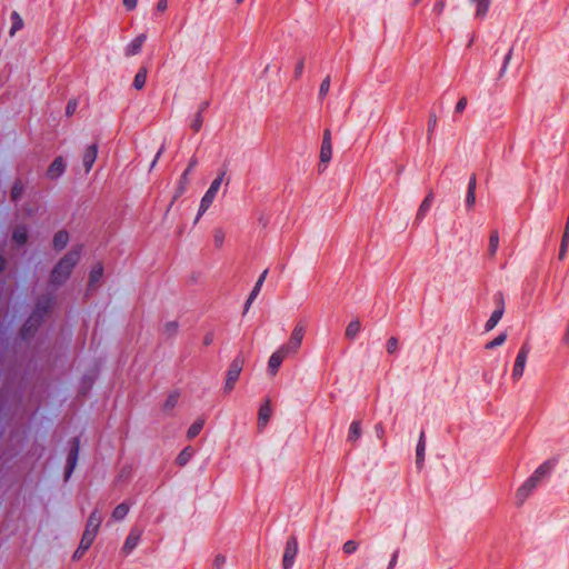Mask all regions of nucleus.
<instances>
[{
	"instance_id": "f257e3e1",
	"label": "nucleus",
	"mask_w": 569,
	"mask_h": 569,
	"mask_svg": "<svg viewBox=\"0 0 569 569\" xmlns=\"http://www.w3.org/2000/svg\"><path fill=\"white\" fill-rule=\"evenodd\" d=\"M81 254L80 247L71 248L56 264L51 272V282L54 284H62L71 274L72 269L79 262Z\"/></svg>"
},
{
	"instance_id": "f03ea898",
	"label": "nucleus",
	"mask_w": 569,
	"mask_h": 569,
	"mask_svg": "<svg viewBox=\"0 0 569 569\" xmlns=\"http://www.w3.org/2000/svg\"><path fill=\"white\" fill-rule=\"evenodd\" d=\"M224 172L219 173L213 181L211 182L209 189L206 191L203 197L201 198L197 220H199L204 212L211 207L213 203L223 181Z\"/></svg>"
},
{
	"instance_id": "7ed1b4c3",
	"label": "nucleus",
	"mask_w": 569,
	"mask_h": 569,
	"mask_svg": "<svg viewBox=\"0 0 569 569\" xmlns=\"http://www.w3.org/2000/svg\"><path fill=\"white\" fill-rule=\"evenodd\" d=\"M529 353H530L529 345L523 343L517 353V357H516V360H515V363L512 367L511 378L513 381H519L522 378V376L525 373Z\"/></svg>"
},
{
	"instance_id": "20e7f679",
	"label": "nucleus",
	"mask_w": 569,
	"mask_h": 569,
	"mask_svg": "<svg viewBox=\"0 0 569 569\" xmlns=\"http://www.w3.org/2000/svg\"><path fill=\"white\" fill-rule=\"evenodd\" d=\"M306 330V325L302 322L296 323L291 331L288 343L281 347L286 348L289 353H297L302 345Z\"/></svg>"
},
{
	"instance_id": "39448f33",
	"label": "nucleus",
	"mask_w": 569,
	"mask_h": 569,
	"mask_svg": "<svg viewBox=\"0 0 569 569\" xmlns=\"http://www.w3.org/2000/svg\"><path fill=\"white\" fill-rule=\"evenodd\" d=\"M242 367H243V360L240 358L234 359L232 361V363L230 365V367L227 371L226 381H224V391L226 392H230L233 390L236 382L238 381L240 373L242 371Z\"/></svg>"
},
{
	"instance_id": "423d86ee",
	"label": "nucleus",
	"mask_w": 569,
	"mask_h": 569,
	"mask_svg": "<svg viewBox=\"0 0 569 569\" xmlns=\"http://www.w3.org/2000/svg\"><path fill=\"white\" fill-rule=\"evenodd\" d=\"M332 157V140H331V132L329 129H326L323 131L319 159H320V166L323 167V169L327 168V164L330 162Z\"/></svg>"
},
{
	"instance_id": "0eeeda50",
	"label": "nucleus",
	"mask_w": 569,
	"mask_h": 569,
	"mask_svg": "<svg viewBox=\"0 0 569 569\" xmlns=\"http://www.w3.org/2000/svg\"><path fill=\"white\" fill-rule=\"evenodd\" d=\"M537 487L538 486L528 478L516 490L515 497H513L515 505L518 507L522 506Z\"/></svg>"
},
{
	"instance_id": "6e6552de",
	"label": "nucleus",
	"mask_w": 569,
	"mask_h": 569,
	"mask_svg": "<svg viewBox=\"0 0 569 569\" xmlns=\"http://www.w3.org/2000/svg\"><path fill=\"white\" fill-rule=\"evenodd\" d=\"M297 552H298V542L295 538H290L287 541L284 552H283V559H282L283 569L291 568V566L293 565L295 558L297 556Z\"/></svg>"
},
{
	"instance_id": "1a4fd4ad",
	"label": "nucleus",
	"mask_w": 569,
	"mask_h": 569,
	"mask_svg": "<svg viewBox=\"0 0 569 569\" xmlns=\"http://www.w3.org/2000/svg\"><path fill=\"white\" fill-rule=\"evenodd\" d=\"M288 353L289 352L287 351L286 348L280 347L270 356L268 361V371L270 372L271 376H274L278 372L282 361L284 360Z\"/></svg>"
},
{
	"instance_id": "9d476101",
	"label": "nucleus",
	"mask_w": 569,
	"mask_h": 569,
	"mask_svg": "<svg viewBox=\"0 0 569 569\" xmlns=\"http://www.w3.org/2000/svg\"><path fill=\"white\" fill-rule=\"evenodd\" d=\"M104 273V268L101 262L94 263L89 272L88 287L89 289H96L100 286Z\"/></svg>"
},
{
	"instance_id": "9b49d317",
	"label": "nucleus",
	"mask_w": 569,
	"mask_h": 569,
	"mask_svg": "<svg viewBox=\"0 0 569 569\" xmlns=\"http://www.w3.org/2000/svg\"><path fill=\"white\" fill-rule=\"evenodd\" d=\"M66 160L63 157H57L48 167L46 177L50 180L58 179L66 170Z\"/></svg>"
},
{
	"instance_id": "f8f14e48",
	"label": "nucleus",
	"mask_w": 569,
	"mask_h": 569,
	"mask_svg": "<svg viewBox=\"0 0 569 569\" xmlns=\"http://www.w3.org/2000/svg\"><path fill=\"white\" fill-rule=\"evenodd\" d=\"M142 531L139 528H132L126 538L122 550L124 553H130L139 543Z\"/></svg>"
},
{
	"instance_id": "ddd939ff",
	"label": "nucleus",
	"mask_w": 569,
	"mask_h": 569,
	"mask_svg": "<svg viewBox=\"0 0 569 569\" xmlns=\"http://www.w3.org/2000/svg\"><path fill=\"white\" fill-rule=\"evenodd\" d=\"M147 40L146 34H140L131 40L124 48L126 57H133L140 53L144 42Z\"/></svg>"
},
{
	"instance_id": "4468645a",
	"label": "nucleus",
	"mask_w": 569,
	"mask_h": 569,
	"mask_svg": "<svg viewBox=\"0 0 569 569\" xmlns=\"http://www.w3.org/2000/svg\"><path fill=\"white\" fill-rule=\"evenodd\" d=\"M552 467L553 463L551 461L541 463L529 477V479L538 486L543 480V478L550 473Z\"/></svg>"
},
{
	"instance_id": "2eb2a0df",
	"label": "nucleus",
	"mask_w": 569,
	"mask_h": 569,
	"mask_svg": "<svg viewBox=\"0 0 569 569\" xmlns=\"http://www.w3.org/2000/svg\"><path fill=\"white\" fill-rule=\"evenodd\" d=\"M97 146L92 144L86 148L82 154V164L86 169V172H89L97 159Z\"/></svg>"
},
{
	"instance_id": "dca6fc26",
	"label": "nucleus",
	"mask_w": 569,
	"mask_h": 569,
	"mask_svg": "<svg viewBox=\"0 0 569 569\" xmlns=\"http://www.w3.org/2000/svg\"><path fill=\"white\" fill-rule=\"evenodd\" d=\"M272 416V408L270 400H266L259 409L258 413V426L260 428H263L269 422L270 418Z\"/></svg>"
},
{
	"instance_id": "f3484780",
	"label": "nucleus",
	"mask_w": 569,
	"mask_h": 569,
	"mask_svg": "<svg viewBox=\"0 0 569 569\" xmlns=\"http://www.w3.org/2000/svg\"><path fill=\"white\" fill-rule=\"evenodd\" d=\"M361 331V321L356 318L348 322L346 330H345V337L348 340H353L357 338L359 332Z\"/></svg>"
},
{
	"instance_id": "a211bd4d",
	"label": "nucleus",
	"mask_w": 569,
	"mask_h": 569,
	"mask_svg": "<svg viewBox=\"0 0 569 569\" xmlns=\"http://www.w3.org/2000/svg\"><path fill=\"white\" fill-rule=\"evenodd\" d=\"M102 521V516L98 510H94L91 512V515L88 518L86 529L92 530V531H99L100 525Z\"/></svg>"
},
{
	"instance_id": "6ab92c4d",
	"label": "nucleus",
	"mask_w": 569,
	"mask_h": 569,
	"mask_svg": "<svg viewBox=\"0 0 569 569\" xmlns=\"http://www.w3.org/2000/svg\"><path fill=\"white\" fill-rule=\"evenodd\" d=\"M502 315H503V307H499L497 308L490 316V318L488 319V321L486 322V330L487 331H490L492 330L497 325L498 322L500 321V319L502 318Z\"/></svg>"
},
{
	"instance_id": "aec40b11",
	"label": "nucleus",
	"mask_w": 569,
	"mask_h": 569,
	"mask_svg": "<svg viewBox=\"0 0 569 569\" xmlns=\"http://www.w3.org/2000/svg\"><path fill=\"white\" fill-rule=\"evenodd\" d=\"M362 433L361 423L359 421L351 422L348 431V441L356 442Z\"/></svg>"
},
{
	"instance_id": "412c9836",
	"label": "nucleus",
	"mask_w": 569,
	"mask_h": 569,
	"mask_svg": "<svg viewBox=\"0 0 569 569\" xmlns=\"http://www.w3.org/2000/svg\"><path fill=\"white\" fill-rule=\"evenodd\" d=\"M476 7V17L483 18L489 9L490 0H471Z\"/></svg>"
},
{
	"instance_id": "4be33fe9",
	"label": "nucleus",
	"mask_w": 569,
	"mask_h": 569,
	"mask_svg": "<svg viewBox=\"0 0 569 569\" xmlns=\"http://www.w3.org/2000/svg\"><path fill=\"white\" fill-rule=\"evenodd\" d=\"M69 242L68 232L61 230L58 231L53 237V246L56 249H63Z\"/></svg>"
},
{
	"instance_id": "5701e85b",
	"label": "nucleus",
	"mask_w": 569,
	"mask_h": 569,
	"mask_svg": "<svg viewBox=\"0 0 569 569\" xmlns=\"http://www.w3.org/2000/svg\"><path fill=\"white\" fill-rule=\"evenodd\" d=\"M267 273H268V271H267V270H264V271L260 274L259 279L257 280V282H256V284H254V287H253V289H252V291H251V293H250V296H249V299H248V301H247V307H249V305H250V303L256 299V297L258 296V293H259V291H260V289H261V287H262V284H263V281L266 280Z\"/></svg>"
},
{
	"instance_id": "b1692460",
	"label": "nucleus",
	"mask_w": 569,
	"mask_h": 569,
	"mask_svg": "<svg viewBox=\"0 0 569 569\" xmlns=\"http://www.w3.org/2000/svg\"><path fill=\"white\" fill-rule=\"evenodd\" d=\"M204 426V420L199 418L197 419L188 429L187 431V437L188 439H193L196 438L202 430Z\"/></svg>"
},
{
	"instance_id": "393cba45",
	"label": "nucleus",
	"mask_w": 569,
	"mask_h": 569,
	"mask_svg": "<svg viewBox=\"0 0 569 569\" xmlns=\"http://www.w3.org/2000/svg\"><path fill=\"white\" fill-rule=\"evenodd\" d=\"M432 200H433L432 193H429L423 199V201L421 202V204H420V207L418 209V212H417V218L418 219H422L427 214V212L429 211V209L431 207Z\"/></svg>"
},
{
	"instance_id": "a878e982",
	"label": "nucleus",
	"mask_w": 569,
	"mask_h": 569,
	"mask_svg": "<svg viewBox=\"0 0 569 569\" xmlns=\"http://www.w3.org/2000/svg\"><path fill=\"white\" fill-rule=\"evenodd\" d=\"M499 247L498 231H492L489 237L488 252L490 257H495Z\"/></svg>"
},
{
	"instance_id": "bb28decb",
	"label": "nucleus",
	"mask_w": 569,
	"mask_h": 569,
	"mask_svg": "<svg viewBox=\"0 0 569 569\" xmlns=\"http://www.w3.org/2000/svg\"><path fill=\"white\" fill-rule=\"evenodd\" d=\"M194 451L191 447H187L184 448L177 457V463L179 466H184L187 465L190 459L192 458Z\"/></svg>"
},
{
	"instance_id": "cd10ccee",
	"label": "nucleus",
	"mask_w": 569,
	"mask_h": 569,
	"mask_svg": "<svg viewBox=\"0 0 569 569\" xmlns=\"http://www.w3.org/2000/svg\"><path fill=\"white\" fill-rule=\"evenodd\" d=\"M146 81H147V70L144 68H141L137 74L134 76V79H133V87L137 89V90H141L144 84H146Z\"/></svg>"
},
{
	"instance_id": "c85d7f7f",
	"label": "nucleus",
	"mask_w": 569,
	"mask_h": 569,
	"mask_svg": "<svg viewBox=\"0 0 569 569\" xmlns=\"http://www.w3.org/2000/svg\"><path fill=\"white\" fill-rule=\"evenodd\" d=\"M28 234L24 227H17L13 231L12 239L17 244H23L27 241Z\"/></svg>"
},
{
	"instance_id": "c756f323",
	"label": "nucleus",
	"mask_w": 569,
	"mask_h": 569,
	"mask_svg": "<svg viewBox=\"0 0 569 569\" xmlns=\"http://www.w3.org/2000/svg\"><path fill=\"white\" fill-rule=\"evenodd\" d=\"M129 512V506L127 503H120L117 506L112 512V518L114 520H122Z\"/></svg>"
},
{
	"instance_id": "7c9ffc66",
	"label": "nucleus",
	"mask_w": 569,
	"mask_h": 569,
	"mask_svg": "<svg viewBox=\"0 0 569 569\" xmlns=\"http://www.w3.org/2000/svg\"><path fill=\"white\" fill-rule=\"evenodd\" d=\"M11 20H12V27L10 29V34L13 36L18 30H20L22 28L23 21L17 12H13L11 14Z\"/></svg>"
},
{
	"instance_id": "2f4dec72",
	"label": "nucleus",
	"mask_w": 569,
	"mask_h": 569,
	"mask_svg": "<svg viewBox=\"0 0 569 569\" xmlns=\"http://www.w3.org/2000/svg\"><path fill=\"white\" fill-rule=\"evenodd\" d=\"M475 189H476V180L472 179L469 183L468 194H467V206L468 207H472L476 202Z\"/></svg>"
},
{
	"instance_id": "473e14b6",
	"label": "nucleus",
	"mask_w": 569,
	"mask_h": 569,
	"mask_svg": "<svg viewBox=\"0 0 569 569\" xmlns=\"http://www.w3.org/2000/svg\"><path fill=\"white\" fill-rule=\"evenodd\" d=\"M226 239V233L222 229H216L213 231V242L217 248L222 247Z\"/></svg>"
},
{
	"instance_id": "72a5a7b5",
	"label": "nucleus",
	"mask_w": 569,
	"mask_h": 569,
	"mask_svg": "<svg viewBox=\"0 0 569 569\" xmlns=\"http://www.w3.org/2000/svg\"><path fill=\"white\" fill-rule=\"evenodd\" d=\"M188 171H186L182 177H181V180H180V183L177 188V191H176V194L173 197V199H177L179 198L184 191H186V188H187V183H188Z\"/></svg>"
},
{
	"instance_id": "f704fd0d",
	"label": "nucleus",
	"mask_w": 569,
	"mask_h": 569,
	"mask_svg": "<svg viewBox=\"0 0 569 569\" xmlns=\"http://www.w3.org/2000/svg\"><path fill=\"white\" fill-rule=\"evenodd\" d=\"M227 562V557L222 553H218L213 557L212 569H222Z\"/></svg>"
},
{
	"instance_id": "c9c22d12",
	"label": "nucleus",
	"mask_w": 569,
	"mask_h": 569,
	"mask_svg": "<svg viewBox=\"0 0 569 569\" xmlns=\"http://www.w3.org/2000/svg\"><path fill=\"white\" fill-rule=\"evenodd\" d=\"M446 8V0H436L432 7V13L436 17H440Z\"/></svg>"
},
{
	"instance_id": "e433bc0d",
	"label": "nucleus",
	"mask_w": 569,
	"mask_h": 569,
	"mask_svg": "<svg viewBox=\"0 0 569 569\" xmlns=\"http://www.w3.org/2000/svg\"><path fill=\"white\" fill-rule=\"evenodd\" d=\"M202 123H203V118L201 116L200 112H198L193 119L191 120V123H190V128L194 131V132H198L201 127H202Z\"/></svg>"
},
{
	"instance_id": "4c0bfd02",
	"label": "nucleus",
	"mask_w": 569,
	"mask_h": 569,
	"mask_svg": "<svg viewBox=\"0 0 569 569\" xmlns=\"http://www.w3.org/2000/svg\"><path fill=\"white\" fill-rule=\"evenodd\" d=\"M506 341V335H499L497 338L486 345V349L491 350L496 347L501 346Z\"/></svg>"
},
{
	"instance_id": "58836bf2",
	"label": "nucleus",
	"mask_w": 569,
	"mask_h": 569,
	"mask_svg": "<svg viewBox=\"0 0 569 569\" xmlns=\"http://www.w3.org/2000/svg\"><path fill=\"white\" fill-rule=\"evenodd\" d=\"M330 86H331L330 77H326L320 84L319 94L321 97H326L330 90Z\"/></svg>"
},
{
	"instance_id": "ea45409f",
	"label": "nucleus",
	"mask_w": 569,
	"mask_h": 569,
	"mask_svg": "<svg viewBox=\"0 0 569 569\" xmlns=\"http://www.w3.org/2000/svg\"><path fill=\"white\" fill-rule=\"evenodd\" d=\"M386 349L388 353H395L398 350V340L395 337L389 338Z\"/></svg>"
},
{
	"instance_id": "a19ab883",
	"label": "nucleus",
	"mask_w": 569,
	"mask_h": 569,
	"mask_svg": "<svg viewBox=\"0 0 569 569\" xmlns=\"http://www.w3.org/2000/svg\"><path fill=\"white\" fill-rule=\"evenodd\" d=\"M425 449H426V445H425V440H423V435H421L420 440L417 446L418 460H423Z\"/></svg>"
},
{
	"instance_id": "79ce46f5",
	"label": "nucleus",
	"mask_w": 569,
	"mask_h": 569,
	"mask_svg": "<svg viewBox=\"0 0 569 569\" xmlns=\"http://www.w3.org/2000/svg\"><path fill=\"white\" fill-rule=\"evenodd\" d=\"M358 548V543L353 540H349L343 545V551L346 553H353Z\"/></svg>"
},
{
	"instance_id": "37998d69",
	"label": "nucleus",
	"mask_w": 569,
	"mask_h": 569,
	"mask_svg": "<svg viewBox=\"0 0 569 569\" xmlns=\"http://www.w3.org/2000/svg\"><path fill=\"white\" fill-rule=\"evenodd\" d=\"M178 401L177 395H171L166 401V408H173Z\"/></svg>"
},
{
	"instance_id": "c03bdc74",
	"label": "nucleus",
	"mask_w": 569,
	"mask_h": 569,
	"mask_svg": "<svg viewBox=\"0 0 569 569\" xmlns=\"http://www.w3.org/2000/svg\"><path fill=\"white\" fill-rule=\"evenodd\" d=\"M97 533H98L97 531H92V530H89V529H84V532H83L82 537H83L84 539H88V540H90L91 542H93V540H94V538H96Z\"/></svg>"
},
{
	"instance_id": "a18cd8bd",
	"label": "nucleus",
	"mask_w": 569,
	"mask_h": 569,
	"mask_svg": "<svg viewBox=\"0 0 569 569\" xmlns=\"http://www.w3.org/2000/svg\"><path fill=\"white\" fill-rule=\"evenodd\" d=\"M97 533H98L97 531H92V530H89V529H84V532H83L82 537H83L84 539H88V540H90L91 542H93V540H94V538H96Z\"/></svg>"
},
{
	"instance_id": "49530a36",
	"label": "nucleus",
	"mask_w": 569,
	"mask_h": 569,
	"mask_svg": "<svg viewBox=\"0 0 569 569\" xmlns=\"http://www.w3.org/2000/svg\"><path fill=\"white\" fill-rule=\"evenodd\" d=\"M127 10L131 11L137 7L138 0H122Z\"/></svg>"
},
{
	"instance_id": "de8ad7c7",
	"label": "nucleus",
	"mask_w": 569,
	"mask_h": 569,
	"mask_svg": "<svg viewBox=\"0 0 569 569\" xmlns=\"http://www.w3.org/2000/svg\"><path fill=\"white\" fill-rule=\"evenodd\" d=\"M92 545V542L88 539H84L83 537L81 538V541H80V549H82V552H86L90 546Z\"/></svg>"
},
{
	"instance_id": "09e8293b",
	"label": "nucleus",
	"mask_w": 569,
	"mask_h": 569,
	"mask_svg": "<svg viewBox=\"0 0 569 569\" xmlns=\"http://www.w3.org/2000/svg\"><path fill=\"white\" fill-rule=\"evenodd\" d=\"M168 8V1L167 0H159L157 3V10L160 12L166 11Z\"/></svg>"
},
{
	"instance_id": "8fccbe9b",
	"label": "nucleus",
	"mask_w": 569,
	"mask_h": 569,
	"mask_svg": "<svg viewBox=\"0 0 569 569\" xmlns=\"http://www.w3.org/2000/svg\"><path fill=\"white\" fill-rule=\"evenodd\" d=\"M466 104H467V100L460 99L456 106L457 112H461L466 108Z\"/></svg>"
},
{
	"instance_id": "3c124183",
	"label": "nucleus",
	"mask_w": 569,
	"mask_h": 569,
	"mask_svg": "<svg viewBox=\"0 0 569 569\" xmlns=\"http://www.w3.org/2000/svg\"><path fill=\"white\" fill-rule=\"evenodd\" d=\"M511 53H512V51L510 50V51L508 52V54L505 57L503 69H506V68H507V66H508V63L510 62Z\"/></svg>"
},
{
	"instance_id": "603ef678",
	"label": "nucleus",
	"mask_w": 569,
	"mask_h": 569,
	"mask_svg": "<svg viewBox=\"0 0 569 569\" xmlns=\"http://www.w3.org/2000/svg\"><path fill=\"white\" fill-rule=\"evenodd\" d=\"M20 192H21V187L14 186L12 189V197L17 198Z\"/></svg>"
},
{
	"instance_id": "864d4df0",
	"label": "nucleus",
	"mask_w": 569,
	"mask_h": 569,
	"mask_svg": "<svg viewBox=\"0 0 569 569\" xmlns=\"http://www.w3.org/2000/svg\"><path fill=\"white\" fill-rule=\"evenodd\" d=\"M83 555H84V552H82V549H80V546H79L78 549L76 550L73 557H74V559H80Z\"/></svg>"
},
{
	"instance_id": "5fc2aeb1",
	"label": "nucleus",
	"mask_w": 569,
	"mask_h": 569,
	"mask_svg": "<svg viewBox=\"0 0 569 569\" xmlns=\"http://www.w3.org/2000/svg\"><path fill=\"white\" fill-rule=\"evenodd\" d=\"M302 69H303V63L301 62V63H299V64H298V67H297V73H298V74H300V73H301V71H302Z\"/></svg>"
},
{
	"instance_id": "6e6d98bb",
	"label": "nucleus",
	"mask_w": 569,
	"mask_h": 569,
	"mask_svg": "<svg viewBox=\"0 0 569 569\" xmlns=\"http://www.w3.org/2000/svg\"><path fill=\"white\" fill-rule=\"evenodd\" d=\"M4 267V260L2 257H0V271L3 269Z\"/></svg>"
},
{
	"instance_id": "4d7b16f0",
	"label": "nucleus",
	"mask_w": 569,
	"mask_h": 569,
	"mask_svg": "<svg viewBox=\"0 0 569 569\" xmlns=\"http://www.w3.org/2000/svg\"><path fill=\"white\" fill-rule=\"evenodd\" d=\"M212 341H211V338L210 337H207L206 340L203 341L204 345H210Z\"/></svg>"
},
{
	"instance_id": "13d9d810",
	"label": "nucleus",
	"mask_w": 569,
	"mask_h": 569,
	"mask_svg": "<svg viewBox=\"0 0 569 569\" xmlns=\"http://www.w3.org/2000/svg\"><path fill=\"white\" fill-rule=\"evenodd\" d=\"M396 556L393 557L392 561L390 562V566H393L396 563Z\"/></svg>"
},
{
	"instance_id": "bf43d9fd",
	"label": "nucleus",
	"mask_w": 569,
	"mask_h": 569,
	"mask_svg": "<svg viewBox=\"0 0 569 569\" xmlns=\"http://www.w3.org/2000/svg\"><path fill=\"white\" fill-rule=\"evenodd\" d=\"M396 556L393 557L392 561L390 562V566H393L396 563Z\"/></svg>"
},
{
	"instance_id": "052dcab7",
	"label": "nucleus",
	"mask_w": 569,
	"mask_h": 569,
	"mask_svg": "<svg viewBox=\"0 0 569 569\" xmlns=\"http://www.w3.org/2000/svg\"><path fill=\"white\" fill-rule=\"evenodd\" d=\"M420 1H421V0H415V3L417 4V3H419Z\"/></svg>"
},
{
	"instance_id": "680f3d73",
	"label": "nucleus",
	"mask_w": 569,
	"mask_h": 569,
	"mask_svg": "<svg viewBox=\"0 0 569 569\" xmlns=\"http://www.w3.org/2000/svg\"><path fill=\"white\" fill-rule=\"evenodd\" d=\"M242 0H238V2H241Z\"/></svg>"
}]
</instances>
